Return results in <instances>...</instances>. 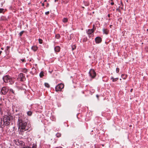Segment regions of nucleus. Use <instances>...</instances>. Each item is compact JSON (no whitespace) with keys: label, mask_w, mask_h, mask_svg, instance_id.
<instances>
[{"label":"nucleus","mask_w":148,"mask_h":148,"mask_svg":"<svg viewBox=\"0 0 148 148\" xmlns=\"http://www.w3.org/2000/svg\"><path fill=\"white\" fill-rule=\"evenodd\" d=\"M16 119H18L17 123L18 129L20 132H24L28 130L31 127V125L28 123V121L22 114L16 115Z\"/></svg>","instance_id":"1"},{"label":"nucleus","mask_w":148,"mask_h":148,"mask_svg":"<svg viewBox=\"0 0 148 148\" xmlns=\"http://www.w3.org/2000/svg\"><path fill=\"white\" fill-rule=\"evenodd\" d=\"M13 119V117L11 115H5L3 116V121L4 124L6 126L10 125L11 121Z\"/></svg>","instance_id":"2"},{"label":"nucleus","mask_w":148,"mask_h":148,"mask_svg":"<svg viewBox=\"0 0 148 148\" xmlns=\"http://www.w3.org/2000/svg\"><path fill=\"white\" fill-rule=\"evenodd\" d=\"M15 144L23 148V147H27L25 146V143L23 141L18 139L15 140L14 141Z\"/></svg>","instance_id":"3"},{"label":"nucleus","mask_w":148,"mask_h":148,"mask_svg":"<svg viewBox=\"0 0 148 148\" xmlns=\"http://www.w3.org/2000/svg\"><path fill=\"white\" fill-rule=\"evenodd\" d=\"M64 86L63 84L61 83L58 84L55 88L56 91L57 92L61 91Z\"/></svg>","instance_id":"4"},{"label":"nucleus","mask_w":148,"mask_h":148,"mask_svg":"<svg viewBox=\"0 0 148 148\" xmlns=\"http://www.w3.org/2000/svg\"><path fill=\"white\" fill-rule=\"evenodd\" d=\"M89 74L90 76L92 78H94L96 75V73L93 69H91L90 70Z\"/></svg>","instance_id":"5"},{"label":"nucleus","mask_w":148,"mask_h":148,"mask_svg":"<svg viewBox=\"0 0 148 148\" xmlns=\"http://www.w3.org/2000/svg\"><path fill=\"white\" fill-rule=\"evenodd\" d=\"M8 89L5 87H3L2 88L1 90V92L3 95H5L8 91Z\"/></svg>","instance_id":"6"},{"label":"nucleus","mask_w":148,"mask_h":148,"mask_svg":"<svg viewBox=\"0 0 148 148\" xmlns=\"http://www.w3.org/2000/svg\"><path fill=\"white\" fill-rule=\"evenodd\" d=\"M10 76L8 75H6L3 78V79L5 83H8V81L10 78Z\"/></svg>","instance_id":"7"},{"label":"nucleus","mask_w":148,"mask_h":148,"mask_svg":"<svg viewBox=\"0 0 148 148\" xmlns=\"http://www.w3.org/2000/svg\"><path fill=\"white\" fill-rule=\"evenodd\" d=\"M19 77L20 78V80L23 81L25 79V75L23 73H20L19 75Z\"/></svg>","instance_id":"8"},{"label":"nucleus","mask_w":148,"mask_h":148,"mask_svg":"<svg viewBox=\"0 0 148 148\" xmlns=\"http://www.w3.org/2000/svg\"><path fill=\"white\" fill-rule=\"evenodd\" d=\"M95 40L96 43H99L102 41V39L100 37H97L95 39Z\"/></svg>","instance_id":"9"},{"label":"nucleus","mask_w":148,"mask_h":148,"mask_svg":"<svg viewBox=\"0 0 148 148\" xmlns=\"http://www.w3.org/2000/svg\"><path fill=\"white\" fill-rule=\"evenodd\" d=\"M23 148H37V145L34 144H33L32 147H30L29 146L23 147Z\"/></svg>","instance_id":"10"},{"label":"nucleus","mask_w":148,"mask_h":148,"mask_svg":"<svg viewBox=\"0 0 148 148\" xmlns=\"http://www.w3.org/2000/svg\"><path fill=\"white\" fill-rule=\"evenodd\" d=\"M8 81V82L10 84H12L14 83V81L10 77Z\"/></svg>","instance_id":"11"},{"label":"nucleus","mask_w":148,"mask_h":148,"mask_svg":"<svg viewBox=\"0 0 148 148\" xmlns=\"http://www.w3.org/2000/svg\"><path fill=\"white\" fill-rule=\"evenodd\" d=\"M60 48L58 46H56L54 48L55 51L56 52H59L60 50Z\"/></svg>","instance_id":"12"},{"label":"nucleus","mask_w":148,"mask_h":148,"mask_svg":"<svg viewBox=\"0 0 148 148\" xmlns=\"http://www.w3.org/2000/svg\"><path fill=\"white\" fill-rule=\"evenodd\" d=\"M94 30L93 29H88L87 33L88 34H91L94 32Z\"/></svg>","instance_id":"13"},{"label":"nucleus","mask_w":148,"mask_h":148,"mask_svg":"<svg viewBox=\"0 0 148 148\" xmlns=\"http://www.w3.org/2000/svg\"><path fill=\"white\" fill-rule=\"evenodd\" d=\"M32 49L34 51H36L38 49V47L35 46H34L32 47Z\"/></svg>","instance_id":"14"},{"label":"nucleus","mask_w":148,"mask_h":148,"mask_svg":"<svg viewBox=\"0 0 148 148\" xmlns=\"http://www.w3.org/2000/svg\"><path fill=\"white\" fill-rule=\"evenodd\" d=\"M103 32L104 34H107L108 33V30L107 29H103Z\"/></svg>","instance_id":"15"},{"label":"nucleus","mask_w":148,"mask_h":148,"mask_svg":"<svg viewBox=\"0 0 148 148\" xmlns=\"http://www.w3.org/2000/svg\"><path fill=\"white\" fill-rule=\"evenodd\" d=\"M121 77L124 79H126L127 77V75L125 74H123L121 75Z\"/></svg>","instance_id":"16"},{"label":"nucleus","mask_w":148,"mask_h":148,"mask_svg":"<svg viewBox=\"0 0 148 148\" xmlns=\"http://www.w3.org/2000/svg\"><path fill=\"white\" fill-rule=\"evenodd\" d=\"M111 79H112L113 82H115L117 80H118L119 78H114L113 77H112L111 78Z\"/></svg>","instance_id":"17"},{"label":"nucleus","mask_w":148,"mask_h":148,"mask_svg":"<svg viewBox=\"0 0 148 148\" xmlns=\"http://www.w3.org/2000/svg\"><path fill=\"white\" fill-rule=\"evenodd\" d=\"M22 72L25 73H26L28 71V70L26 68H24L22 69Z\"/></svg>","instance_id":"18"},{"label":"nucleus","mask_w":148,"mask_h":148,"mask_svg":"<svg viewBox=\"0 0 148 148\" xmlns=\"http://www.w3.org/2000/svg\"><path fill=\"white\" fill-rule=\"evenodd\" d=\"M27 114L28 116H31L32 114V112L31 111H28L27 112Z\"/></svg>","instance_id":"19"},{"label":"nucleus","mask_w":148,"mask_h":148,"mask_svg":"<svg viewBox=\"0 0 148 148\" xmlns=\"http://www.w3.org/2000/svg\"><path fill=\"white\" fill-rule=\"evenodd\" d=\"M68 18H64L63 20V21L64 23H66L68 21Z\"/></svg>","instance_id":"20"},{"label":"nucleus","mask_w":148,"mask_h":148,"mask_svg":"<svg viewBox=\"0 0 148 148\" xmlns=\"http://www.w3.org/2000/svg\"><path fill=\"white\" fill-rule=\"evenodd\" d=\"M10 47V46H7L6 47V49L5 50V52H6L7 51H9Z\"/></svg>","instance_id":"21"},{"label":"nucleus","mask_w":148,"mask_h":148,"mask_svg":"<svg viewBox=\"0 0 148 148\" xmlns=\"http://www.w3.org/2000/svg\"><path fill=\"white\" fill-rule=\"evenodd\" d=\"M44 76V73L43 72H41L40 74V77H42Z\"/></svg>","instance_id":"22"},{"label":"nucleus","mask_w":148,"mask_h":148,"mask_svg":"<svg viewBox=\"0 0 148 148\" xmlns=\"http://www.w3.org/2000/svg\"><path fill=\"white\" fill-rule=\"evenodd\" d=\"M45 85L46 87L48 88H49L50 87L48 83H45Z\"/></svg>","instance_id":"23"},{"label":"nucleus","mask_w":148,"mask_h":148,"mask_svg":"<svg viewBox=\"0 0 148 148\" xmlns=\"http://www.w3.org/2000/svg\"><path fill=\"white\" fill-rule=\"evenodd\" d=\"M60 34H57L56 35L55 37L57 39H59L60 38Z\"/></svg>","instance_id":"24"},{"label":"nucleus","mask_w":148,"mask_h":148,"mask_svg":"<svg viewBox=\"0 0 148 148\" xmlns=\"http://www.w3.org/2000/svg\"><path fill=\"white\" fill-rule=\"evenodd\" d=\"M61 136V134L60 133H58L56 134V136L57 137H58V138L60 137Z\"/></svg>","instance_id":"25"},{"label":"nucleus","mask_w":148,"mask_h":148,"mask_svg":"<svg viewBox=\"0 0 148 148\" xmlns=\"http://www.w3.org/2000/svg\"><path fill=\"white\" fill-rule=\"evenodd\" d=\"M87 40V37H85L83 39V42H86Z\"/></svg>","instance_id":"26"},{"label":"nucleus","mask_w":148,"mask_h":148,"mask_svg":"<svg viewBox=\"0 0 148 148\" xmlns=\"http://www.w3.org/2000/svg\"><path fill=\"white\" fill-rule=\"evenodd\" d=\"M38 41L39 43L40 44H42V40L40 39H38Z\"/></svg>","instance_id":"27"},{"label":"nucleus","mask_w":148,"mask_h":148,"mask_svg":"<svg viewBox=\"0 0 148 148\" xmlns=\"http://www.w3.org/2000/svg\"><path fill=\"white\" fill-rule=\"evenodd\" d=\"M24 33V31H22L20 33H19V36H22V34H23V33Z\"/></svg>","instance_id":"28"},{"label":"nucleus","mask_w":148,"mask_h":148,"mask_svg":"<svg viewBox=\"0 0 148 148\" xmlns=\"http://www.w3.org/2000/svg\"><path fill=\"white\" fill-rule=\"evenodd\" d=\"M76 49V46L75 45H73L72 46V50H73Z\"/></svg>","instance_id":"29"},{"label":"nucleus","mask_w":148,"mask_h":148,"mask_svg":"<svg viewBox=\"0 0 148 148\" xmlns=\"http://www.w3.org/2000/svg\"><path fill=\"white\" fill-rule=\"evenodd\" d=\"M119 71V69L118 68H117L116 69V71L117 73H118Z\"/></svg>","instance_id":"30"},{"label":"nucleus","mask_w":148,"mask_h":148,"mask_svg":"<svg viewBox=\"0 0 148 148\" xmlns=\"http://www.w3.org/2000/svg\"><path fill=\"white\" fill-rule=\"evenodd\" d=\"M116 11H118L120 13H121V10H120V9H119V8H117L116 9Z\"/></svg>","instance_id":"31"},{"label":"nucleus","mask_w":148,"mask_h":148,"mask_svg":"<svg viewBox=\"0 0 148 148\" xmlns=\"http://www.w3.org/2000/svg\"><path fill=\"white\" fill-rule=\"evenodd\" d=\"M9 90L10 91L12 92L14 94V91L12 89H10Z\"/></svg>","instance_id":"32"},{"label":"nucleus","mask_w":148,"mask_h":148,"mask_svg":"<svg viewBox=\"0 0 148 148\" xmlns=\"http://www.w3.org/2000/svg\"><path fill=\"white\" fill-rule=\"evenodd\" d=\"M4 10V9L3 8H0V13L2 12Z\"/></svg>","instance_id":"33"},{"label":"nucleus","mask_w":148,"mask_h":148,"mask_svg":"<svg viewBox=\"0 0 148 148\" xmlns=\"http://www.w3.org/2000/svg\"><path fill=\"white\" fill-rule=\"evenodd\" d=\"M49 13V11H48L45 12V14L46 15H48Z\"/></svg>","instance_id":"34"},{"label":"nucleus","mask_w":148,"mask_h":148,"mask_svg":"<svg viewBox=\"0 0 148 148\" xmlns=\"http://www.w3.org/2000/svg\"><path fill=\"white\" fill-rule=\"evenodd\" d=\"M121 4H122V7H121V8L122 10H123V4L122 3V2H121Z\"/></svg>","instance_id":"35"},{"label":"nucleus","mask_w":148,"mask_h":148,"mask_svg":"<svg viewBox=\"0 0 148 148\" xmlns=\"http://www.w3.org/2000/svg\"><path fill=\"white\" fill-rule=\"evenodd\" d=\"M21 60L22 62H24L25 61V60L24 59H21Z\"/></svg>","instance_id":"36"},{"label":"nucleus","mask_w":148,"mask_h":148,"mask_svg":"<svg viewBox=\"0 0 148 148\" xmlns=\"http://www.w3.org/2000/svg\"><path fill=\"white\" fill-rule=\"evenodd\" d=\"M114 4V3L113 2H112V3H111V4L112 5H113Z\"/></svg>","instance_id":"37"},{"label":"nucleus","mask_w":148,"mask_h":148,"mask_svg":"<svg viewBox=\"0 0 148 148\" xmlns=\"http://www.w3.org/2000/svg\"><path fill=\"white\" fill-rule=\"evenodd\" d=\"M49 3H47V5H46V7H48L49 6Z\"/></svg>","instance_id":"38"},{"label":"nucleus","mask_w":148,"mask_h":148,"mask_svg":"<svg viewBox=\"0 0 148 148\" xmlns=\"http://www.w3.org/2000/svg\"><path fill=\"white\" fill-rule=\"evenodd\" d=\"M96 96L98 99L99 98V95H96Z\"/></svg>","instance_id":"39"},{"label":"nucleus","mask_w":148,"mask_h":148,"mask_svg":"<svg viewBox=\"0 0 148 148\" xmlns=\"http://www.w3.org/2000/svg\"><path fill=\"white\" fill-rule=\"evenodd\" d=\"M108 16L109 17H110V14H108Z\"/></svg>","instance_id":"40"},{"label":"nucleus","mask_w":148,"mask_h":148,"mask_svg":"<svg viewBox=\"0 0 148 148\" xmlns=\"http://www.w3.org/2000/svg\"><path fill=\"white\" fill-rule=\"evenodd\" d=\"M133 89H131V90H130V92H132V91H133Z\"/></svg>","instance_id":"41"},{"label":"nucleus","mask_w":148,"mask_h":148,"mask_svg":"<svg viewBox=\"0 0 148 148\" xmlns=\"http://www.w3.org/2000/svg\"><path fill=\"white\" fill-rule=\"evenodd\" d=\"M42 6H44V3H42Z\"/></svg>","instance_id":"42"},{"label":"nucleus","mask_w":148,"mask_h":148,"mask_svg":"<svg viewBox=\"0 0 148 148\" xmlns=\"http://www.w3.org/2000/svg\"><path fill=\"white\" fill-rule=\"evenodd\" d=\"M56 148H62V147H56Z\"/></svg>","instance_id":"43"},{"label":"nucleus","mask_w":148,"mask_h":148,"mask_svg":"<svg viewBox=\"0 0 148 148\" xmlns=\"http://www.w3.org/2000/svg\"><path fill=\"white\" fill-rule=\"evenodd\" d=\"M112 25H110V28H111L112 27Z\"/></svg>","instance_id":"44"},{"label":"nucleus","mask_w":148,"mask_h":148,"mask_svg":"<svg viewBox=\"0 0 148 148\" xmlns=\"http://www.w3.org/2000/svg\"><path fill=\"white\" fill-rule=\"evenodd\" d=\"M58 1V0H55V2H56Z\"/></svg>","instance_id":"45"},{"label":"nucleus","mask_w":148,"mask_h":148,"mask_svg":"<svg viewBox=\"0 0 148 148\" xmlns=\"http://www.w3.org/2000/svg\"><path fill=\"white\" fill-rule=\"evenodd\" d=\"M2 53V51H0V55Z\"/></svg>","instance_id":"46"},{"label":"nucleus","mask_w":148,"mask_h":148,"mask_svg":"<svg viewBox=\"0 0 148 148\" xmlns=\"http://www.w3.org/2000/svg\"><path fill=\"white\" fill-rule=\"evenodd\" d=\"M1 50H2L4 49V48L3 47H1Z\"/></svg>","instance_id":"47"},{"label":"nucleus","mask_w":148,"mask_h":148,"mask_svg":"<svg viewBox=\"0 0 148 148\" xmlns=\"http://www.w3.org/2000/svg\"><path fill=\"white\" fill-rule=\"evenodd\" d=\"M47 1V0H45L44 2H46Z\"/></svg>","instance_id":"48"},{"label":"nucleus","mask_w":148,"mask_h":148,"mask_svg":"<svg viewBox=\"0 0 148 148\" xmlns=\"http://www.w3.org/2000/svg\"><path fill=\"white\" fill-rule=\"evenodd\" d=\"M147 31H148V29H147Z\"/></svg>","instance_id":"49"}]
</instances>
